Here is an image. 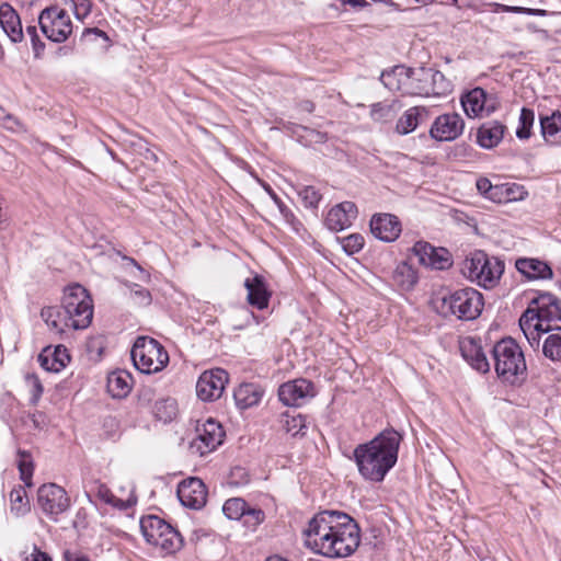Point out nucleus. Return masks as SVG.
I'll return each mask as SVG.
<instances>
[{"label": "nucleus", "instance_id": "1", "mask_svg": "<svg viewBox=\"0 0 561 561\" xmlns=\"http://www.w3.org/2000/svg\"><path fill=\"white\" fill-rule=\"evenodd\" d=\"M305 543L328 558H345L359 546L360 529L346 513L322 511L313 516L304 531Z\"/></svg>", "mask_w": 561, "mask_h": 561}, {"label": "nucleus", "instance_id": "2", "mask_svg": "<svg viewBox=\"0 0 561 561\" xmlns=\"http://www.w3.org/2000/svg\"><path fill=\"white\" fill-rule=\"evenodd\" d=\"M401 435L393 428H386L367 443L353 450L359 474L364 480L381 482L398 461Z\"/></svg>", "mask_w": 561, "mask_h": 561}, {"label": "nucleus", "instance_id": "3", "mask_svg": "<svg viewBox=\"0 0 561 561\" xmlns=\"http://www.w3.org/2000/svg\"><path fill=\"white\" fill-rule=\"evenodd\" d=\"M494 369L500 379L510 385H519L527 377V365L520 346L512 339L505 337L492 347Z\"/></svg>", "mask_w": 561, "mask_h": 561}, {"label": "nucleus", "instance_id": "4", "mask_svg": "<svg viewBox=\"0 0 561 561\" xmlns=\"http://www.w3.org/2000/svg\"><path fill=\"white\" fill-rule=\"evenodd\" d=\"M437 308L444 317L472 321L482 312L483 296L472 287L460 288L444 296Z\"/></svg>", "mask_w": 561, "mask_h": 561}, {"label": "nucleus", "instance_id": "5", "mask_svg": "<svg viewBox=\"0 0 561 561\" xmlns=\"http://www.w3.org/2000/svg\"><path fill=\"white\" fill-rule=\"evenodd\" d=\"M64 316L70 320L68 325L73 330L87 329L93 319V300L89 291L75 283L64 289Z\"/></svg>", "mask_w": 561, "mask_h": 561}, {"label": "nucleus", "instance_id": "6", "mask_svg": "<svg viewBox=\"0 0 561 561\" xmlns=\"http://www.w3.org/2000/svg\"><path fill=\"white\" fill-rule=\"evenodd\" d=\"M504 272V263L497 257L489 256L482 250H476L463 262L462 273L470 280L484 288L493 287Z\"/></svg>", "mask_w": 561, "mask_h": 561}, {"label": "nucleus", "instance_id": "7", "mask_svg": "<svg viewBox=\"0 0 561 561\" xmlns=\"http://www.w3.org/2000/svg\"><path fill=\"white\" fill-rule=\"evenodd\" d=\"M134 366L144 374H152L163 369L169 363L164 347L154 339L138 336L130 351Z\"/></svg>", "mask_w": 561, "mask_h": 561}, {"label": "nucleus", "instance_id": "8", "mask_svg": "<svg viewBox=\"0 0 561 561\" xmlns=\"http://www.w3.org/2000/svg\"><path fill=\"white\" fill-rule=\"evenodd\" d=\"M529 304L538 313L536 329L542 333L561 331V300L549 291H534Z\"/></svg>", "mask_w": 561, "mask_h": 561}, {"label": "nucleus", "instance_id": "9", "mask_svg": "<svg viewBox=\"0 0 561 561\" xmlns=\"http://www.w3.org/2000/svg\"><path fill=\"white\" fill-rule=\"evenodd\" d=\"M38 24L42 33L54 43H64L72 34V22L68 12L58 7L50 5L41 11Z\"/></svg>", "mask_w": 561, "mask_h": 561}, {"label": "nucleus", "instance_id": "10", "mask_svg": "<svg viewBox=\"0 0 561 561\" xmlns=\"http://www.w3.org/2000/svg\"><path fill=\"white\" fill-rule=\"evenodd\" d=\"M37 503L45 515L57 520L58 515L70 507L66 490L55 483L43 484L37 491Z\"/></svg>", "mask_w": 561, "mask_h": 561}, {"label": "nucleus", "instance_id": "11", "mask_svg": "<svg viewBox=\"0 0 561 561\" xmlns=\"http://www.w3.org/2000/svg\"><path fill=\"white\" fill-rule=\"evenodd\" d=\"M197 436L191 443L192 453L205 456L221 445L225 432L222 426L213 419H208L202 426L196 428Z\"/></svg>", "mask_w": 561, "mask_h": 561}, {"label": "nucleus", "instance_id": "12", "mask_svg": "<svg viewBox=\"0 0 561 561\" xmlns=\"http://www.w3.org/2000/svg\"><path fill=\"white\" fill-rule=\"evenodd\" d=\"M229 375L222 368L205 370L196 382V394L203 401L219 399L228 383Z\"/></svg>", "mask_w": 561, "mask_h": 561}, {"label": "nucleus", "instance_id": "13", "mask_svg": "<svg viewBox=\"0 0 561 561\" xmlns=\"http://www.w3.org/2000/svg\"><path fill=\"white\" fill-rule=\"evenodd\" d=\"M465 128V122L457 113L439 115L433 122L430 135L437 141H451L459 137Z\"/></svg>", "mask_w": 561, "mask_h": 561}, {"label": "nucleus", "instance_id": "14", "mask_svg": "<svg viewBox=\"0 0 561 561\" xmlns=\"http://www.w3.org/2000/svg\"><path fill=\"white\" fill-rule=\"evenodd\" d=\"M314 394L313 383L304 378L285 382L278 389V398L287 407H299Z\"/></svg>", "mask_w": 561, "mask_h": 561}, {"label": "nucleus", "instance_id": "15", "mask_svg": "<svg viewBox=\"0 0 561 561\" xmlns=\"http://www.w3.org/2000/svg\"><path fill=\"white\" fill-rule=\"evenodd\" d=\"M180 502L192 510H201L207 501V489L199 478H188L180 482L176 491Z\"/></svg>", "mask_w": 561, "mask_h": 561}, {"label": "nucleus", "instance_id": "16", "mask_svg": "<svg viewBox=\"0 0 561 561\" xmlns=\"http://www.w3.org/2000/svg\"><path fill=\"white\" fill-rule=\"evenodd\" d=\"M420 264L435 270H445L451 265L449 253L444 248H434L426 241H417L412 248Z\"/></svg>", "mask_w": 561, "mask_h": 561}, {"label": "nucleus", "instance_id": "17", "mask_svg": "<svg viewBox=\"0 0 561 561\" xmlns=\"http://www.w3.org/2000/svg\"><path fill=\"white\" fill-rule=\"evenodd\" d=\"M373 236L383 242L397 240L401 233V222L392 214H375L369 222Z\"/></svg>", "mask_w": 561, "mask_h": 561}, {"label": "nucleus", "instance_id": "18", "mask_svg": "<svg viewBox=\"0 0 561 561\" xmlns=\"http://www.w3.org/2000/svg\"><path fill=\"white\" fill-rule=\"evenodd\" d=\"M357 217V207L353 202H343L332 207L327 217L325 226L332 231H342L352 225Z\"/></svg>", "mask_w": 561, "mask_h": 561}, {"label": "nucleus", "instance_id": "19", "mask_svg": "<svg viewBox=\"0 0 561 561\" xmlns=\"http://www.w3.org/2000/svg\"><path fill=\"white\" fill-rule=\"evenodd\" d=\"M460 353L463 359L477 371L485 374L490 364L481 346L480 340L468 336L460 341Z\"/></svg>", "mask_w": 561, "mask_h": 561}, {"label": "nucleus", "instance_id": "20", "mask_svg": "<svg viewBox=\"0 0 561 561\" xmlns=\"http://www.w3.org/2000/svg\"><path fill=\"white\" fill-rule=\"evenodd\" d=\"M407 87L404 88L405 95L413 96H431L433 89L430 87V68H408L407 67Z\"/></svg>", "mask_w": 561, "mask_h": 561}, {"label": "nucleus", "instance_id": "21", "mask_svg": "<svg viewBox=\"0 0 561 561\" xmlns=\"http://www.w3.org/2000/svg\"><path fill=\"white\" fill-rule=\"evenodd\" d=\"M244 287L248 291L247 300L249 305L263 310L268 307L271 291L267 288L263 276L255 274L244 280Z\"/></svg>", "mask_w": 561, "mask_h": 561}, {"label": "nucleus", "instance_id": "22", "mask_svg": "<svg viewBox=\"0 0 561 561\" xmlns=\"http://www.w3.org/2000/svg\"><path fill=\"white\" fill-rule=\"evenodd\" d=\"M515 267L528 279H551L553 277L551 266L539 259L519 257L515 262Z\"/></svg>", "mask_w": 561, "mask_h": 561}, {"label": "nucleus", "instance_id": "23", "mask_svg": "<svg viewBox=\"0 0 561 561\" xmlns=\"http://www.w3.org/2000/svg\"><path fill=\"white\" fill-rule=\"evenodd\" d=\"M70 360L68 350L64 345H57L54 350L45 347L38 355V362L43 369L50 373H59Z\"/></svg>", "mask_w": 561, "mask_h": 561}, {"label": "nucleus", "instance_id": "24", "mask_svg": "<svg viewBox=\"0 0 561 561\" xmlns=\"http://www.w3.org/2000/svg\"><path fill=\"white\" fill-rule=\"evenodd\" d=\"M0 26L11 42H22L24 35L20 16L9 3H2L0 5Z\"/></svg>", "mask_w": 561, "mask_h": 561}, {"label": "nucleus", "instance_id": "25", "mask_svg": "<svg viewBox=\"0 0 561 561\" xmlns=\"http://www.w3.org/2000/svg\"><path fill=\"white\" fill-rule=\"evenodd\" d=\"M506 126L499 121L483 123L477 130V142L481 148L492 149L503 139Z\"/></svg>", "mask_w": 561, "mask_h": 561}, {"label": "nucleus", "instance_id": "26", "mask_svg": "<svg viewBox=\"0 0 561 561\" xmlns=\"http://www.w3.org/2000/svg\"><path fill=\"white\" fill-rule=\"evenodd\" d=\"M430 118V111L425 106H412L407 110L396 124L399 135H408Z\"/></svg>", "mask_w": 561, "mask_h": 561}, {"label": "nucleus", "instance_id": "27", "mask_svg": "<svg viewBox=\"0 0 561 561\" xmlns=\"http://www.w3.org/2000/svg\"><path fill=\"white\" fill-rule=\"evenodd\" d=\"M264 394L261 386L256 383H241L233 392L236 404L239 409L245 410L257 405Z\"/></svg>", "mask_w": 561, "mask_h": 561}, {"label": "nucleus", "instance_id": "28", "mask_svg": "<svg viewBox=\"0 0 561 561\" xmlns=\"http://www.w3.org/2000/svg\"><path fill=\"white\" fill-rule=\"evenodd\" d=\"M169 523L156 515L144 516L140 519V529L149 545L157 546L160 535L169 529Z\"/></svg>", "mask_w": 561, "mask_h": 561}, {"label": "nucleus", "instance_id": "29", "mask_svg": "<svg viewBox=\"0 0 561 561\" xmlns=\"http://www.w3.org/2000/svg\"><path fill=\"white\" fill-rule=\"evenodd\" d=\"M133 377L123 369L112 371L107 376V391L113 398H125L131 390Z\"/></svg>", "mask_w": 561, "mask_h": 561}, {"label": "nucleus", "instance_id": "30", "mask_svg": "<svg viewBox=\"0 0 561 561\" xmlns=\"http://www.w3.org/2000/svg\"><path fill=\"white\" fill-rule=\"evenodd\" d=\"M485 90L477 87L461 96V105L468 117H483Z\"/></svg>", "mask_w": 561, "mask_h": 561}, {"label": "nucleus", "instance_id": "31", "mask_svg": "<svg viewBox=\"0 0 561 561\" xmlns=\"http://www.w3.org/2000/svg\"><path fill=\"white\" fill-rule=\"evenodd\" d=\"M536 322H538V313L528 302L527 309L519 318V327L531 346L539 345V334L542 333V330L536 329Z\"/></svg>", "mask_w": 561, "mask_h": 561}, {"label": "nucleus", "instance_id": "32", "mask_svg": "<svg viewBox=\"0 0 561 561\" xmlns=\"http://www.w3.org/2000/svg\"><path fill=\"white\" fill-rule=\"evenodd\" d=\"M407 67L403 65L394 66L390 70L381 72L380 80L382 84L390 91L400 92L404 94V88L407 87Z\"/></svg>", "mask_w": 561, "mask_h": 561}, {"label": "nucleus", "instance_id": "33", "mask_svg": "<svg viewBox=\"0 0 561 561\" xmlns=\"http://www.w3.org/2000/svg\"><path fill=\"white\" fill-rule=\"evenodd\" d=\"M41 317L57 333H64L66 329H71L68 325L70 320L64 316L62 304L60 306L44 307L41 311Z\"/></svg>", "mask_w": 561, "mask_h": 561}, {"label": "nucleus", "instance_id": "34", "mask_svg": "<svg viewBox=\"0 0 561 561\" xmlns=\"http://www.w3.org/2000/svg\"><path fill=\"white\" fill-rule=\"evenodd\" d=\"M392 280L402 290H411L417 283L416 271L408 262H400L392 273Z\"/></svg>", "mask_w": 561, "mask_h": 561}, {"label": "nucleus", "instance_id": "35", "mask_svg": "<svg viewBox=\"0 0 561 561\" xmlns=\"http://www.w3.org/2000/svg\"><path fill=\"white\" fill-rule=\"evenodd\" d=\"M10 512L15 517L24 516L30 512V501L24 486L18 485L10 492Z\"/></svg>", "mask_w": 561, "mask_h": 561}, {"label": "nucleus", "instance_id": "36", "mask_svg": "<svg viewBox=\"0 0 561 561\" xmlns=\"http://www.w3.org/2000/svg\"><path fill=\"white\" fill-rule=\"evenodd\" d=\"M152 413L158 421L169 423L178 414V404L173 398H162L154 402Z\"/></svg>", "mask_w": 561, "mask_h": 561}, {"label": "nucleus", "instance_id": "37", "mask_svg": "<svg viewBox=\"0 0 561 561\" xmlns=\"http://www.w3.org/2000/svg\"><path fill=\"white\" fill-rule=\"evenodd\" d=\"M183 546V538L181 534L170 524L169 529H165L163 534L160 535L159 543L156 547H159L162 551L168 554L175 553Z\"/></svg>", "mask_w": 561, "mask_h": 561}, {"label": "nucleus", "instance_id": "38", "mask_svg": "<svg viewBox=\"0 0 561 561\" xmlns=\"http://www.w3.org/2000/svg\"><path fill=\"white\" fill-rule=\"evenodd\" d=\"M282 428L293 437L305 435L306 419L301 414L291 415L288 412L282 414Z\"/></svg>", "mask_w": 561, "mask_h": 561}, {"label": "nucleus", "instance_id": "39", "mask_svg": "<svg viewBox=\"0 0 561 561\" xmlns=\"http://www.w3.org/2000/svg\"><path fill=\"white\" fill-rule=\"evenodd\" d=\"M545 357L552 362H561V333L560 331L549 334L542 344Z\"/></svg>", "mask_w": 561, "mask_h": 561}, {"label": "nucleus", "instance_id": "40", "mask_svg": "<svg viewBox=\"0 0 561 561\" xmlns=\"http://www.w3.org/2000/svg\"><path fill=\"white\" fill-rule=\"evenodd\" d=\"M16 462L21 480L25 483L26 486H32L34 463L31 454L20 449L18 451Z\"/></svg>", "mask_w": 561, "mask_h": 561}, {"label": "nucleus", "instance_id": "41", "mask_svg": "<svg viewBox=\"0 0 561 561\" xmlns=\"http://www.w3.org/2000/svg\"><path fill=\"white\" fill-rule=\"evenodd\" d=\"M535 122V113L531 108L523 107L519 114L516 137L520 140L528 139L531 135V128Z\"/></svg>", "mask_w": 561, "mask_h": 561}, {"label": "nucleus", "instance_id": "42", "mask_svg": "<svg viewBox=\"0 0 561 561\" xmlns=\"http://www.w3.org/2000/svg\"><path fill=\"white\" fill-rule=\"evenodd\" d=\"M430 87L433 89L432 95H445L451 91V83L446 79L443 72L430 68Z\"/></svg>", "mask_w": 561, "mask_h": 561}, {"label": "nucleus", "instance_id": "43", "mask_svg": "<svg viewBox=\"0 0 561 561\" xmlns=\"http://www.w3.org/2000/svg\"><path fill=\"white\" fill-rule=\"evenodd\" d=\"M541 134L546 140L554 137L561 131V113L559 111L553 112L550 116L540 118Z\"/></svg>", "mask_w": 561, "mask_h": 561}, {"label": "nucleus", "instance_id": "44", "mask_svg": "<svg viewBox=\"0 0 561 561\" xmlns=\"http://www.w3.org/2000/svg\"><path fill=\"white\" fill-rule=\"evenodd\" d=\"M248 505L241 497H231L224 503L222 512L227 518L239 520L244 515Z\"/></svg>", "mask_w": 561, "mask_h": 561}, {"label": "nucleus", "instance_id": "45", "mask_svg": "<svg viewBox=\"0 0 561 561\" xmlns=\"http://www.w3.org/2000/svg\"><path fill=\"white\" fill-rule=\"evenodd\" d=\"M125 285L130 291V298L131 300L141 307L149 306L151 304V294L148 289L145 287L136 284L126 282Z\"/></svg>", "mask_w": 561, "mask_h": 561}, {"label": "nucleus", "instance_id": "46", "mask_svg": "<svg viewBox=\"0 0 561 561\" xmlns=\"http://www.w3.org/2000/svg\"><path fill=\"white\" fill-rule=\"evenodd\" d=\"M339 241L348 255L358 253L365 244V239L360 233H352L347 237L339 238Z\"/></svg>", "mask_w": 561, "mask_h": 561}, {"label": "nucleus", "instance_id": "47", "mask_svg": "<svg viewBox=\"0 0 561 561\" xmlns=\"http://www.w3.org/2000/svg\"><path fill=\"white\" fill-rule=\"evenodd\" d=\"M241 519L244 526L255 529L260 524L264 522L265 513L260 507L248 505Z\"/></svg>", "mask_w": 561, "mask_h": 561}, {"label": "nucleus", "instance_id": "48", "mask_svg": "<svg viewBox=\"0 0 561 561\" xmlns=\"http://www.w3.org/2000/svg\"><path fill=\"white\" fill-rule=\"evenodd\" d=\"M299 196L308 208H317L321 201V194L314 186L302 187L299 191Z\"/></svg>", "mask_w": 561, "mask_h": 561}, {"label": "nucleus", "instance_id": "49", "mask_svg": "<svg viewBox=\"0 0 561 561\" xmlns=\"http://www.w3.org/2000/svg\"><path fill=\"white\" fill-rule=\"evenodd\" d=\"M26 34L28 35L32 48L34 53V58L39 59L43 57L44 50H45V43L41 39L39 35L37 34V28L34 25H28L26 27Z\"/></svg>", "mask_w": 561, "mask_h": 561}, {"label": "nucleus", "instance_id": "50", "mask_svg": "<svg viewBox=\"0 0 561 561\" xmlns=\"http://www.w3.org/2000/svg\"><path fill=\"white\" fill-rule=\"evenodd\" d=\"M103 434L108 439H115L119 435V421L112 415H107L102 422Z\"/></svg>", "mask_w": 561, "mask_h": 561}, {"label": "nucleus", "instance_id": "51", "mask_svg": "<svg viewBox=\"0 0 561 561\" xmlns=\"http://www.w3.org/2000/svg\"><path fill=\"white\" fill-rule=\"evenodd\" d=\"M25 380L31 391V403L36 404L44 391L43 385L35 374H27Z\"/></svg>", "mask_w": 561, "mask_h": 561}, {"label": "nucleus", "instance_id": "52", "mask_svg": "<svg viewBox=\"0 0 561 561\" xmlns=\"http://www.w3.org/2000/svg\"><path fill=\"white\" fill-rule=\"evenodd\" d=\"M477 188L482 195L491 201H497V194L501 190L500 186L492 185L490 180L486 178H480L477 181Z\"/></svg>", "mask_w": 561, "mask_h": 561}, {"label": "nucleus", "instance_id": "53", "mask_svg": "<svg viewBox=\"0 0 561 561\" xmlns=\"http://www.w3.org/2000/svg\"><path fill=\"white\" fill-rule=\"evenodd\" d=\"M392 112V106L381 102L371 105L370 115L375 121H386Z\"/></svg>", "mask_w": 561, "mask_h": 561}, {"label": "nucleus", "instance_id": "54", "mask_svg": "<svg viewBox=\"0 0 561 561\" xmlns=\"http://www.w3.org/2000/svg\"><path fill=\"white\" fill-rule=\"evenodd\" d=\"M98 37L103 38L105 42H110L107 34L98 27L84 28L81 34V41H83V42L94 41Z\"/></svg>", "mask_w": 561, "mask_h": 561}, {"label": "nucleus", "instance_id": "55", "mask_svg": "<svg viewBox=\"0 0 561 561\" xmlns=\"http://www.w3.org/2000/svg\"><path fill=\"white\" fill-rule=\"evenodd\" d=\"M96 489V496L103 501L106 504H112L114 506L117 505L116 497L112 494L111 490L105 484H98L95 486Z\"/></svg>", "mask_w": 561, "mask_h": 561}, {"label": "nucleus", "instance_id": "56", "mask_svg": "<svg viewBox=\"0 0 561 561\" xmlns=\"http://www.w3.org/2000/svg\"><path fill=\"white\" fill-rule=\"evenodd\" d=\"M500 101L496 95L488 94L485 92V103L483 104V117L490 116L500 107Z\"/></svg>", "mask_w": 561, "mask_h": 561}, {"label": "nucleus", "instance_id": "57", "mask_svg": "<svg viewBox=\"0 0 561 561\" xmlns=\"http://www.w3.org/2000/svg\"><path fill=\"white\" fill-rule=\"evenodd\" d=\"M72 526L77 530L85 529L88 527V514L85 508L81 507L77 511L72 520Z\"/></svg>", "mask_w": 561, "mask_h": 561}, {"label": "nucleus", "instance_id": "58", "mask_svg": "<svg viewBox=\"0 0 561 561\" xmlns=\"http://www.w3.org/2000/svg\"><path fill=\"white\" fill-rule=\"evenodd\" d=\"M75 12L78 19L87 16L90 11L92 3L90 0H75Z\"/></svg>", "mask_w": 561, "mask_h": 561}, {"label": "nucleus", "instance_id": "59", "mask_svg": "<svg viewBox=\"0 0 561 561\" xmlns=\"http://www.w3.org/2000/svg\"><path fill=\"white\" fill-rule=\"evenodd\" d=\"M446 3L459 9L478 10V2L476 0H447Z\"/></svg>", "mask_w": 561, "mask_h": 561}, {"label": "nucleus", "instance_id": "60", "mask_svg": "<svg viewBox=\"0 0 561 561\" xmlns=\"http://www.w3.org/2000/svg\"><path fill=\"white\" fill-rule=\"evenodd\" d=\"M65 561H90V559L80 551L66 550L62 554Z\"/></svg>", "mask_w": 561, "mask_h": 561}, {"label": "nucleus", "instance_id": "61", "mask_svg": "<svg viewBox=\"0 0 561 561\" xmlns=\"http://www.w3.org/2000/svg\"><path fill=\"white\" fill-rule=\"evenodd\" d=\"M153 390L150 387H145L139 391L138 400L140 405H147L153 398Z\"/></svg>", "mask_w": 561, "mask_h": 561}, {"label": "nucleus", "instance_id": "62", "mask_svg": "<svg viewBox=\"0 0 561 561\" xmlns=\"http://www.w3.org/2000/svg\"><path fill=\"white\" fill-rule=\"evenodd\" d=\"M489 5H491L493 8V12H515V13H522V10H524V8L522 7H510V5H505V4H501V3H490Z\"/></svg>", "mask_w": 561, "mask_h": 561}, {"label": "nucleus", "instance_id": "63", "mask_svg": "<svg viewBox=\"0 0 561 561\" xmlns=\"http://www.w3.org/2000/svg\"><path fill=\"white\" fill-rule=\"evenodd\" d=\"M26 561H53L48 553L41 551L36 546H34L33 552L31 557L26 559Z\"/></svg>", "mask_w": 561, "mask_h": 561}, {"label": "nucleus", "instance_id": "64", "mask_svg": "<svg viewBox=\"0 0 561 561\" xmlns=\"http://www.w3.org/2000/svg\"><path fill=\"white\" fill-rule=\"evenodd\" d=\"M298 106L301 111L307 112V113H312L316 108L314 103L310 100L301 101Z\"/></svg>", "mask_w": 561, "mask_h": 561}]
</instances>
